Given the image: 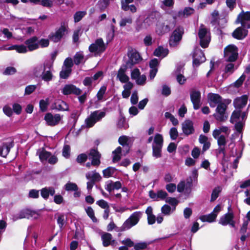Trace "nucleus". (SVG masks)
<instances>
[{"label":"nucleus","instance_id":"nucleus-1","mask_svg":"<svg viewBox=\"0 0 250 250\" xmlns=\"http://www.w3.org/2000/svg\"><path fill=\"white\" fill-rule=\"evenodd\" d=\"M106 108H104L102 110H97L91 112L89 116L85 120L86 127H91L96 123L101 122L106 116Z\"/></svg>","mask_w":250,"mask_h":250},{"label":"nucleus","instance_id":"nucleus-2","mask_svg":"<svg viewBox=\"0 0 250 250\" xmlns=\"http://www.w3.org/2000/svg\"><path fill=\"white\" fill-rule=\"evenodd\" d=\"M142 215V212L141 211L134 212L125 221L119 230L121 231H125L131 229L138 224Z\"/></svg>","mask_w":250,"mask_h":250},{"label":"nucleus","instance_id":"nucleus-3","mask_svg":"<svg viewBox=\"0 0 250 250\" xmlns=\"http://www.w3.org/2000/svg\"><path fill=\"white\" fill-rule=\"evenodd\" d=\"M106 48V45L104 43L102 38L97 39L94 43L89 46V51L93 53L95 56L100 55Z\"/></svg>","mask_w":250,"mask_h":250},{"label":"nucleus","instance_id":"nucleus-4","mask_svg":"<svg viewBox=\"0 0 250 250\" xmlns=\"http://www.w3.org/2000/svg\"><path fill=\"white\" fill-rule=\"evenodd\" d=\"M200 44L203 48L208 46L210 41V32L203 24H201L198 31Z\"/></svg>","mask_w":250,"mask_h":250},{"label":"nucleus","instance_id":"nucleus-5","mask_svg":"<svg viewBox=\"0 0 250 250\" xmlns=\"http://www.w3.org/2000/svg\"><path fill=\"white\" fill-rule=\"evenodd\" d=\"M238 57L237 47L232 44L229 45L224 49V58L227 62H234Z\"/></svg>","mask_w":250,"mask_h":250},{"label":"nucleus","instance_id":"nucleus-6","mask_svg":"<svg viewBox=\"0 0 250 250\" xmlns=\"http://www.w3.org/2000/svg\"><path fill=\"white\" fill-rule=\"evenodd\" d=\"M229 102H224V103L217 105L215 113L213 114L214 117L219 122H223L227 118L226 115V109Z\"/></svg>","mask_w":250,"mask_h":250},{"label":"nucleus","instance_id":"nucleus-7","mask_svg":"<svg viewBox=\"0 0 250 250\" xmlns=\"http://www.w3.org/2000/svg\"><path fill=\"white\" fill-rule=\"evenodd\" d=\"M37 153L42 163L47 162L50 164L54 165L58 162V158L56 156L52 155L51 153L43 149H39Z\"/></svg>","mask_w":250,"mask_h":250},{"label":"nucleus","instance_id":"nucleus-8","mask_svg":"<svg viewBox=\"0 0 250 250\" xmlns=\"http://www.w3.org/2000/svg\"><path fill=\"white\" fill-rule=\"evenodd\" d=\"M184 31V29L181 26L176 28L169 39V44L171 47H174L179 44L182 39Z\"/></svg>","mask_w":250,"mask_h":250},{"label":"nucleus","instance_id":"nucleus-9","mask_svg":"<svg viewBox=\"0 0 250 250\" xmlns=\"http://www.w3.org/2000/svg\"><path fill=\"white\" fill-rule=\"evenodd\" d=\"M128 60L126 63V65L128 66V68H131L133 65L139 63L142 60V58L136 50L129 51L128 53Z\"/></svg>","mask_w":250,"mask_h":250},{"label":"nucleus","instance_id":"nucleus-10","mask_svg":"<svg viewBox=\"0 0 250 250\" xmlns=\"http://www.w3.org/2000/svg\"><path fill=\"white\" fill-rule=\"evenodd\" d=\"M237 23H241L242 26L247 29L250 28V12L242 11L238 16L236 21Z\"/></svg>","mask_w":250,"mask_h":250},{"label":"nucleus","instance_id":"nucleus-11","mask_svg":"<svg viewBox=\"0 0 250 250\" xmlns=\"http://www.w3.org/2000/svg\"><path fill=\"white\" fill-rule=\"evenodd\" d=\"M66 31L65 26L62 25L55 32L51 33L48 38L50 41L54 42H58L63 37Z\"/></svg>","mask_w":250,"mask_h":250},{"label":"nucleus","instance_id":"nucleus-12","mask_svg":"<svg viewBox=\"0 0 250 250\" xmlns=\"http://www.w3.org/2000/svg\"><path fill=\"white\" fill-rule=\"evenodd\" d=\"M158 13L156 12H151L147 17L144 20L141 26L137 24L136 29L140 31L142 28H146L152 24L156 20Z\"/></svg>","mask_w":250,"mask_h":250},{"label":"nucleus","instance_id":"nucleus-13","mask_svg":"<svg viewBox=\"0 0 250 250\" xmlns=\"http://www.w3.org/2000/svg\"><path fill=\"white\" fill-rule=\"evenodd\" d=\"M191 101L195 110L198 109L201 106V92L195 89H192L190 92Z\"/></svg>","mask_w":250,"mask_h":250},{"label":"nucleus","instance_id":"nucleus-14","mask_svg":"<svg viewBox=\"0 0 250 250\" xmlns=\"http://www.w3.org/2000/svg\"><path fill=\"white\" fill-rule=\"evenodd\" d=\"M52 64L49 62H45L43 64H39L35 66L32 70V74L37 78H40L43 70L51 68Z\"/></svg>","mask_w":250,"mask_h":250},{"label":"nucleus","instance_id":"nucleus-15","mask_svg":"<svg viewBox=\"0 0 250 250\" xmlns=\"http://www.w3.org/2000/svg\"><path fill=\"white\" fill-rule=\"evenodd\" d=\"M14 142L9 140L5 142L0 141V156L5 157L14 146Z\"/></svg>","mask_w":250,"mask_h":250},{"label":"nucleus","instance_id":"nucleus-16","mask_svg":"<svg viewBox=\"0 0 250 250\" xmlns=\"http://www.w3.org/2000/svg\"><path fill=\"white\" fill-rule=\"evenodd\" d=\"M208 99L209 104L211 107H215L218 104L227 101L226 100L223 99L219 94L211 93L208 94Z\"/></svg>","mask_w":250,"mask_h":250},{"label":"nucleus","instance_id":"nucleus-17","mask_svg":"<svg viewBox=\"0 0 250 250\" xmlns=\"http://www.w3.org/2000/svg\"><path fill=\"white\" fill-rule=\"evenodd\" d=\"M62 92L64 95L70 94L80 95L82 93V90L73 84H68L64 86L62 90Z\"/></svg>","mask_w":250,"mask_h":250},{"label":"nucleus","instance_id":"nucleus-18","mask_svg":"<svg viewBox=\"0 0 250 250\" xmlns=\"http://www.w3.org/2000/svg\"><path fill=\"white\" fill-rule=\"evenodd\" d=\"M234 216L232 213L228 212L222 216L219 220V224L223 226L229 225L232 228L235 227V222L233 220Z\"/></svg>","mask_w":250,"mask_h":250},{"label":"nucleus","instance_id":"nucleus-19","mask_svg":"<svg viewBox=\"0 0 250 250\" xmlns=\"http://www.w3.org/2000/svg\"><path fill=\"white\" fill-rule=\"evenodd\" d=\"M193 65L194 66H198L201 63L206 61L205 55L200 49L195 50L193 55Z\"/></svg>","mask_w":250,"mask_h":250},{"label":"nucleus","instance_id":"nucleus-20","mask_svg":"<svg viewBox=\"0 0 250 250\" xmlns=\"http://www.w3.org/2000/svg\"><path fill=\"white\" fill-rule=\"evenodd\" d=\"M128 66L126 64L121 66L118 71L117 79L122 83L128 82L129 80V77L126 75V72Z\"/></svg>","mask_w":250,"mask_h":250},{"label":"nucleus","instance_id":"nucleus-21","mask_svg":"<svg viewBox=\"0 0 250 250\" xmlns=\"http://www.w3.org/2000/svg\"><path fill=\"white\" fill-rule=\"evenodd\" d=\"M44 120L48 125L54 126L60 122L61 117L60 114L53 115L51 113H47L44 116Z\"/></svg>","mask_w":250,"mask_h":250},{"label":"nucleus","instance_id":"nucleus-22","mask_svg":"<svg viewBox=\"0 0 250 250\" xmlns=\"http://www.w3.org/2000/svg\"><path fill=\"white\" fill-rule=\"evenodd\" d=\"M88 159L92 161V165L95 167H98L101 164V154L97 149H92L88 154Z\"/></svg>","mask_w":250,"mask_h":250},{"label":"nucleus","instance_id":"nucleus-23","mask_svg":"<svg viewBox=\"0 0 250 250\" xmlns=\"http://www.w3.org/2000/svg\"><path fill=\"white\" fill-rule=\"evenodd\" d=\"M192 183V180L191 177H190V180H188L186 184H185L184 181L180 182L177 185V191L181 193L185 189V193L189 194L191 191Z\"/></svg>","mask_w":250,"mask_h":250},{"label":"nucleus","instance_id":"nucleus-24","mask_svg":"<svg viewBox=\"0 0 250 250\" xmlns=\"http://www.w3.org/2000/svg\"><path fill=\"white\" fill-rule=\"evenodd\" d=\"M182 129L187 136L193 134L194 132L193 123L189 120H185L182 124Z\"/></svg>","mask_w":250,"mask_h":250},{"label":"nucleus","instance_id":"nucleus-25","mask_svg":"<svg viewBox=\"0 0 250 250\" xmlns=\"http://www.w3.org/2000/svg\"><path fill=\"white\" fill-rule=\"evenodd\" d=\"M101 239L103 242V245L106 247L109 245L115 246L116 241L113 239L112 235L107 232L104 233L101 236Z\"/></svg>","mask_w":250,"mask_h":250},{"label":"nucleus","instance_id":"nucleus-26","mask_svg":"<svg viewBox=\"0 0 250 250\" xmlns=\"http://www.w3.org/2000/svg\"><path fill=\"white\" fill-rule=\"evenodd\" d=\"M248 101L247 95L237 97L233 101V104L236 109H241L246 105Z\"/></svg>","mask_w":250,"mask_h":250},{"label":"nucleus","instance_id":"nucleus-27","mask_svg":"<svg viewBox=\"0 0 250 250\" xmlns=\"http://www.w3.org/2000/svg\"><path fill=\"white\" fill-rule=\"evenodd\" d=\"M245 28L242 26L236 28L232 33L233 37L238 40H242L245 38L248 33V31Z\"/></svg>","mask_w":250,"mask_h":250},{"label":"nucleus","instance_id":"nucleus-28","mask_svg":"<svg viewBox=\"0 0 250 250\" xmlns=\"http://www.w3.org/2000/svg\"><path fill=\"white\" fill-rule=\"evenodd\" d=\"M25 43L27 45V48L28 50L30 51L36 50L39 48L38 38L36 37H33L27 40Z\"/></svg>","mask_w":250,"mask_h":250},{"label":"nucleus","instance_id":"nucleus-29","mask_svg":"<svg viewBox=\"0 0 250 250\" xmlns=\"http://www.w3.org/2000/svg\"><path fill=\"white\" fill-rule=\"evenodd\" d=\"M122 187V184L120 181L113 182L109 180L106 182L105 189L109 192L116 189H119Z\"/></svg>","mask_w":250,"mask_h":250},{"label":"nucleus","instance_id":"nucleus-30","mask_svg":"<svg viewBox=\"0 0 250 250\" xmlns=\"http://www.w3.org/2000/svg\"><path fill=\"white\" fill-rule=\"evenodd\" d=\"M52 108L58 111H67L68 110V105L65 102L59 100L52 105Z\"/></svg>","mask_w":250,"mask_h":250},{"label":"nucleus","instance_id":"nucleus-31","mask_svg":"<svg viewBox=\"0 0 250 250\" xmlns=\"http://www.w3.org/2000/svg\"><path fill=\"white\" fill-rule=\"evenodd\" d=\"M225 64V68L222 77L224 79H226L229 76L232 74L234 71V65L232 62H227Z\"/></svg>","mask_w":250,"mask_h":250},{"label":"nucleus","instance_id":"nucleus-32","mask_svg":"<svg viewBox=\"0 0 250 250\" xmlns=\"http://www.w3.org/2000/svg\"><path fill=\"white\" fill-rule=\"evenodd\" d=\"M86 178L89 181L96 182L101 181L102 177L96 170L88 171L85 174Z\"/></svg>","mask_w":250,"mask_h":250},{"label":"nucleus","instance_id":"nucleus-33","mask_svg":"<svg viewBox=\"0 0 250 250\" xmlns=\"http://www.w3.org/2000/svg\"><path fill=\"white\" fill-rule=\"evenodd\" d=\"M55 193V188L52 187H45L41 190V196L45 200L48 198L49 195L53 196Z\"/></svg>","mask_w":250,"mask_h":250},{"label":"nucleus","instance_id":"nucleus-34","mask_svg":"<svg viewBox=\"0 0 250 250\" xmlns=\"http://www.w3.org/2000/svg\"><path fill=\"white\" fill-rule=\"evenodd\" d=\"M168 52L169 50L167 48L159 46L155 49L153 54L155 56L164 58L168 55Z\"/></svg>","mask_w":250,"mask_h":250},{"label":"nucleus","instance_id":"nucleus-35","mask_svg":"<svg viewBox=\"0 0 250 250\" xmlns=\"http://www.w3.org/2000/svg\"><path fill=\"white\" fill-rule=\"evenodd\" d=\"M31 216V211L28 209H23L18 213L13 216V220L15 221L22 218H29Z\"/></svg>","mask_w":250,"mask_h":250},{"label":"nucleus","instance_id":"nucleus-36","mask_svg":"<svg viewBox=\"0 0 250 250\" xmlns=\"http://www.w3.org/2000/svg\"><path fill=\"white\" fill-rule=\"evenodd\" d=\"M119 144L123 146V151L128 152L129 150V146L128 144V139L126 136H120L118 139Z\"/></svg>","mask_w":250,"mask_h":250},{"label":"nucleus","instance_id":"nucleus-37","mask_svg":"<svg viewBox=\"0 0 250 250\" xmlns=\"http://www.w3.org/2000/svg\"><path fill=\"white\" fill-rule=\"evenodd\" d=\"M164 139L162 135L159 133H156L154 136L152 146L163 147Z\"/></svg>","mask_w":250,"mask_h":250},{"label":"nucleus","instance_id":"nucleus-38","mask_svg":"<svg viewBox=\"0 0 250 250\" xmlns=\"http://www.w3.org/2000/svg\"><path fill=\"white\" fill-rule=\"evenodd\" d=\"M106 89L107 88L105 85H103L97 92L96 97L98 102H103L106 100V98H105V94L106 91Z\"/></svg>","mask_w":250,"mask_h":250},{"label":"nucleus","instance_id":"nucleus-39","mask_svg":"<svg viewBox=\"0 0 250 250\" xmlns=\"http://www.w3.org/2000/svg\"><path fill=\"white\" fill-rule=\"evenodd\" d=\"M47 69V70H43L40 78H41L43 81L48 82L52 80L53 76L51 71V68Z\"/></svg>","mask_w":250,"mask_h":250},{"label":"nucleus","instance_id":"nucleus-40","mask_svg":"<svg viewBox=\"0 0 250 250\" xmlns=\"http://www.w3.org/2000/svg\"><path fill=\"white\" fill-rule=\"evenodd\" d=\"M216 217L213 213L211 212L208 215H202L200 217V220L202 222H208L209 223L213 222L215 220Z\"/></svg>","mask_w":250,"mask_h":250},{"label":"nucleus","instance_id":"nucleus-41","mask_svg":"<svg viewBox=\"0 0 250 250\" xmlns=\"http://www.w3.org/2000/svg\"><path fill=\"white\" fill-rule=\"evenodd\" d=\"M110 0H99L97 2L96 7L98 8L100 12L105 10L109 4Z\"/></svg>","mask_w":250,"mask_h":250},{"label":"nucleus","instance_id":"nucleus-42","mask_svg":"<svg viewBox=\"0 0 250 250\" xmlns=\"http://www.w3.org/2000/svg\"><path fill=\"white\" fill-rule=\"evenodd\" d=\"M116 171V169L113 167H108L103 170V176L105 178L112 177Z\"/></svg>","mask_w":250,"mask_h":250},{"label":"nucleus","instance_id":"nucleus-43","mask_svg":"<svg viewBox=\"0 0 250 250\" xmlns=\"http://www.w3.org/2000/svg\"><path fill=\"white\" fill-rule=\"evenodd\" d=\"M122 152V147L118 146L114 151H113V162H117L121 159V153Z\"/></svg>","mask_w":250,"mask_h":250},{"label":"nucleus","instance_id":"nucleus-44","mask_svg":"<svg viewBox=\"0 0 250 250\" xmlns=\"http://www.w3.org/2000/svg\"><path fill=\"white\" fill-rule=\"evenodd\" d=\"M163 147L152 146V156L156 159L160 158L162 157V149Z\"/></svg>","mask_w":250,"mask_h":250},{"label":"nucleus","instance_id":"nucleus-45","mask_svg":"<svg viewBox=\"0 0 250 250\" xmlns=\"http://www.w3.org/2000/svg\"><path fill=\"white\" fill-rule=\"evenodd\" d=\"M241 114V109H237L233 112L231 118L230 122L232 123H234V122H237L240 120V118Z\"/></svg>","mask_w":250,"mask_h":250},{"label":"nucleus","instance_id":"nucleus-46","mask_svg":"<svg viewBox=\"0 0 250 250\" xmlns=\"http://www.w3.org/2000/svg\"><path fill=\"white\" fill-rule=\"evenodd\" d=\"M115 32V26L113 25H111L110 30L107 32L106 39V44L110 42L113 39L114 37Z\"/></svg>","mask_w":250,"mask_h":250},{"label":"nucleus","instance_id":"nucleus-47","mask_svg":"<svg viewBox=\"0 0 250 250\" xmlns=\"http://www.w3.org/2000/svg\"><path fill=\"white\" fill-rule=\"evenodd\" d=\"M221 190L222 188L221 187H217L213 189L211 195V202L215 201L218 198Z\"/></svg>","mask_w":250,"mask_h":250},{"label":"nucleus","instance_id":"nucleus-48","mask_svg":"<svg viewBox=\"0 0 250 250\" xmlns=\"http://www.w3.org/2000/svg\"><path fill=\"white\" fill-rule=\"evenodd\" d=\"M49 103V99L48 98H46L45 100H40L39 105L41 110L43 112L46 111Z\"/></svg>","mask_w":250,"mask_h":250},{"label":"nucleus","instance_id":"nucleus-49","mask_svg":"<svg viewBox=\"0 0 250 250\" xmlns=\"http://www.w3.org/2000/svg\"><path fill=\"white\" fill-rule=\"evenodd\" d=\"M83 60V52H77L74 57V62L75 64L79 65Z\"/></svg>","mask_w":250,"mask_h":250},{"label":"nucleus","instance_id":"nucleus-50","mask_svg":"<svg viewBox=\"0 0 250 250\" xmlns=\"http://www.w3.org/2000/svg\"><path fill=\"white\" fill-rule=\"evenodd\" d=\"M65 189L66 191H77L78 187L75 183L69 182L65 185Z\"/></svg>","mask_w":250,"mask_h":250},{"label":"nucleus","instance_id":"nucleus-51","mask_svg":"<svg viewBox=\"0 0 250 250\" xmlns=\"http://www.w3.org/2000/svg\"><path fill=\"white\" fill-rule=\"evenodd\" d=\"M87 215L91 219L93 222H97V219L95 216L94 211L93 208L88 207L85 209Z\"/></svg>","mask_w":250,"mask_h":250},{"label":"nucleus","instance_id":"nucleus-52","mask_svg":"<svg viewBox=\"0 0 250 250\" xmlns=\"http://www.w3.org/2000/svg\"><path fill=\"white\" fill-rule=\"evenodd\" d=\"M72 69H69L62 67V71L60 73V76L61 78L65 79L68 77L71 72Z\"/></svg>","mask_w":250,"mask_h":250},{"label":"nucleus","instance_id":"nucleus-53","mask_svg":"<svg viewBox=\"0 0 250 250\" xmlns=\"http://www.w3.org/2000/svg\"><path fill=\"white\" fill-rule=\"evenodd\" d=\"M132 22V18L130 16L125 17L121 19L120 22V25L121 27L125 26L127 24H130Z\"/></svg>","mask_w":250,"mask_h":250},{"label":"nucleus","instance_id":"nucleus-54","mask_svg":"<svg viewBox=\"0 0 250 250\" xmlns=\"http://www.w3.org/2000/svg\"><path fill=\"white\" fill-rule=\"evenodd\" d=\"M85 11H78L74 15V21L78 22L86 15Z\"/></svg>","mask_w":250,"mask_h":250},{"label":"nucleus","instance_id":"nucleus-55","mask_svg":"<svg viewBox=\"0 0 250 250\" xmlns=\"http://www.w3.org/2000/svg\"><path fill=\"white\" fill-rule=\"evenodd\" d=\"M165 201L174 207L173 210H175L176 206L178 205L179 201L174 197H167Z\"/></svg>","mask_w":250,"mask_h":250},{"label":"nucleus","instance_id":"nucleus-56","mask_svg":"<svg viewBox=\"0 0 250 250\" xmlns=\"http://www.w3.org/2000/svg\"><path fill=\"white\" fill-rule=\"evenodd\" d=\"M148 243L146 242H140L134 244V249L135 250H142L146 248Z\"/></svg>","mask_w":250,"mask_h":250},{"label":"nucleus","instance_id":"nucleus-57","mask_svg":"<svg viewBox=\"0 0 250 250\" xmlns=\"http://www.w3.org/2000/svg\"><path fill=\"white\" fill-rule=\"evenodd\" d=\"M62 156L65 158H69L70 155V147L68 145H64L62 152Z\"/></svg>","mask_w":250,"mask_h":250},{"label":"nucleus","instance_id":"nucleus-58","mask_svg":"<svg viewBox=\"0 0 250 250\" xmlns=\"http://www.w3.org/2000/svg\"><path fill=\"white\" fill-rule=\"evenodd\" d=\"M73 65V62L72 59L70 58H67L64 60L62 67L72 69Z\"/></svg>","mask_w":250,"mask_h":250},{"label":"nucleus","instance_id":"nucleus-59","mask_svg":"<svg viewBox=\"0 0 250 250\" xmlns=\"http://www.w3.org/2000/svg\"><path fill=\"white\" fill-rule=\"evenodd\" d=\"M161 211L164 215H169L171 213V208L169 206L165 204L161 208Z\"/></svg>","mask_w":250,"mask_h":250},{"label":"nucleus","instance_id":"nucleus-60","mask_svg":"<svg viewBox=\"0 0 250 250\" xmlns=\"http://www.w3.org/2000/svg\"><path fill=\"white\" fill-rule=\"evenodd\" d=\"M37 88L36 85H29L25 88L24 95H30L33 93Z\"/></svg>","mask_w":250,"mask_h":250},{"label":"nucleus","instance_id":"nucleus-61","mask_svg":"<svg viewBox=\"0 0 250 250\" xmlns=\"http://www.w3.org/2000/svg\"><path fill=\"white\" fill-rule=\"evenodd\" d=\"M226 137L224 135H221L220 137L216 139L217 140V144L218 146H225L227 144Z\"/></svg>","mask_w":250,"mask_h":250},{"label":"nucleus","instance_id":"nucleus-62","mask_svg":"<svg viewBox=\"0 0 250 250\" xmlns=\"http://www.w3.org/2000/svg\"><path fill=\"white\" fill-rule=\"evenodd\" d=\"M141 75L140 70L138 68H134L131 72V78L132 80H135Z\"/></svg>","mask_w":250,"mask_h":250},{"label":"nucleus","instance_id":"nucleus-63","mask_svg":"<svg viewBox=\"0 0 250 250\" xmlns=\"http://www.w3.org/2000/svg\"><path fill=\"white\" fill-rule=\"evenodd\" d=\"M146 76L145 75H140L135 81L138 85H143L145 84L146 81Z\"/></svg>","mask_w":250,"mask_h":250},{"label":"nucleus","instance_id":"nucleus-64","mask_svg":"<svg viewBox=\"0 0 250 250\" xmlns=\"http://www.w3.org/2000/svg\"><path fill=\"white\" fill-rule=\"evenodd\" d=\"M169 135L171 140H175L178 137V133L175 127H172L169 131Z\"/></svg>","mask_w":250,"mask_h":250}]
</instances>
